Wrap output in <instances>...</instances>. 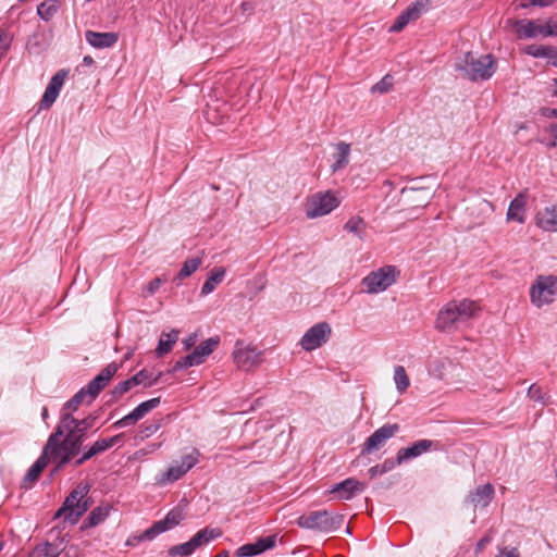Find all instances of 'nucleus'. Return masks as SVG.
I'll use <instances>...</instances> for the list:
<instances>
[{"instance_id":"1","label":"nucleus","mask_w":557,"mask_h":557,"mask_svg":"<svg viewBox=\"0 0 557 557\" xmlns=\"http://www.w3.org/2000/svg\"><path fill=\"white\" fill-rule=\"evenodd\" d=\"M86 438V433L71 424L62 431V435L55 437L54 432L50 434L46 445L47 451L52 453V460L57 463L55 471L62 469L82 451Z\"/></svg>"},{"instance_id":"2","label":"nucleus","mask_w":557,"mask_h":557,"mask_svg":"<svg viewBox=\"0 0 557 557\" xmlns=\"http://www.w3.org/2000/svg\"><path fill=\"white\" fill-rule=\"evenodd\" d=\"M478 311L479 307L472 300L450 301L440 310L436 319V329L440 331L456 329L459 324L473 318Z\"/></svg>"},{"instance_id":"3","label":"nucleus","mask_w":557,"mask_h":557,"mask_svg":"<svg viewBox=\"0 0 557 557\" xmlns=\"http://www.w3.org/2000/svg\"><path fill=\"white\" fill-rule=\"evenodd\" d=\"M455 69L473 82L486 81L495 72V61L491 54L466 52L455 63Z\"/></svg>"},{"instance_id":"4","label":"nucleus","mask_w":557,"mask_h":557,"mask_svg":"<svg viewBox=\"0 0 557 557\" xmlns=\"http://www.w3.org/2000/svg\"><path fill=\"white\" fill-rule=\"evenodd\" d=\"M344 520L345 517L343 515L327 510H314L298 517L296 523L302 529L322 533H332L342 528Z\"/></svg>"},{"instance_id":"5","label":"nucleus","mask_w":557,"mask_h":557,"mask_svg":"<svg viewBox=\"0 0 557 557\" xmlns=\"http://www.w3.org/2000/svg\"><path fill=\"white\" fill-rule=\"evenodd\" d=\"M339 199L331 191H318L307 198L305 212L308 219H315L331 213L339 206Z\"/></svg>"},{"instance_id":"6","label":"nucleus","mask_w":557,"mask_h":557,"mask_svg":"<svg viewBox=\"0 0 557 557\" xmlns=\"http://www.w3.org/2000/svg\"><path fill=\"white\" fill-rule=\"evenodd\" d=\"M557 295V276L539 275L530 288L531 302L541 308L554 301Z\"/></svg>"},{"instance_id":"7","label":"nucleus","mask_w":557,"mask_h":557,"mask_svg":"<svg viewBox=\"0 0 557 557\" xmlns=\"http://www.w3.org/2000/svg\"><path fill=\"white\" fill-rule=\"evenodd\" d=\"M396 281V269L392 265H385L376 271H372L362 280V286L369 294L384 292Z\"/></svg>"},{"instance_id":"8","label":"nucleus","mask_w":557,"mask_h":557,"mask_svg":"<svg viewBox=\"0 0 557 557\" xmlns=\"http://www.w3.org/2000/svg\"><path fill=\"white\" fill-rule=\"evenodd\" d=\"M233 359L236 366L245 371H249L263 361L262 351L257 350L253 346H246L243 342L236 343Z\"/></svg>"},{"instance_id":"9","label":"nucleus","mask_w":557,"mask_h":557,"mask_svg":"<svg viewBox=\"0 0 557 557\" xmlns=\"http://www.w3.org/2000/svg\"><path fill=\"white\" fill-rule=\"evenodd\" d=\"M184 519V512L180 508H174L168 512L164 519L154 522L149 529L140 534L138 540H148L151 541L159 534L171 530L172 528L180 524V522Z\"/></svg>"},{"instance_id":"10","label":"nucleus","mask_w":557,"mask_h":557,"mask_svg":"<svg viewBox=\"0 0 557 557\" xmlns=\"http://www.w3.org/2000/svg\"><path fill=\"white\" fill-rule=\"evenodd\" d=\"M398 431H399V425L397 423L384 424L383 426L379 428L374 433H372L367 438V441L363 444L361 453L364 455V454H371L375 450H379Z\"/></svg>"},{"instance_id":"11","label":"nucleus","mask_w":557,"mask_h":557,"mask_svg":"<svg viewBox=\"0 0 557 557\" xmlns=\"http://www.w3.org/2000/svg\"><path fill=\"white\" fill-rule=\"evenodd\" d=\"M513 26L519 39L552 36V30L548 27V20L544 24H541L539 21L518 20L513 23Z\"/></svg>"},{"instance_id":"12","label":"nucleus","mask_w":557,"mask_h":557,"mask_svg":"<svg viewBox=\"0 0 557 557\" xmlns=\"http://www.w3.org/2000/svg\"><path fill=\"white\" fill-rule=\"evenodd\" d=\"M90 491L89 484H78L65 498L63 506L57 511L55 517H61L65 515V520H70L72 522V518L77 515L78 506L85 496L88 495Z\"/></svg>"},{"instance_id":"13","label":"nucleus","mask_w":557,"mask_h":557,"mask_svg":"<svg viewBox=\"0 0 557 557\" xmlns=\"http://www.w3.org/2000/svg\"><path fill=\"white\" fill-rule=\"evenodd\" d=\"M330 334L331 327L327 323H318L305 333L300 341V345L305 350L311 351L324 344Z\"/></svg>"},{"instance_id":"14","label":"nucleus","mask_w":557,"mask_h":557,"mask_svg":"<svg viewBox=\"0 0 557 557\" xmlns=\"http://www.w3.org/2000/svg\"><path fill=\"white\" fill-rule=\"evenodd\" d=\"M119 370V364L115 362L109 363L106 368H103L98 375H96L85 387L86 392H88V400L90 404L100 392L109 384L111 379Z\"/></svg>"},{"instance_id":"15","label":"nucleus","mask_w":557,"mask_h":557,"mask_svg":"<svg viewBox=\"0 0 557 557\" xmlns=\"http://www.w3.org/2000/svg\"><path fill=\"white\" fill-rule=\"evenodd\" d=\"M160 405V398H151L139 404L134 410H132L128 414L124 416L116 422L112 424V428L120 429L126 428L129 425L136 424L140 419H143L147 413L157 408Z\"/></svg>"},{"instance_id":"16","label":"nucleus","mask_w":557,"mask_h":557,"mask_svg":"<svg viewBox=\"0 0 557 557\" xmlns=\"http://www.w3.org/2000/svg\"><path fill=\"white\" fill-rule=\"evenodd\" d=\"M160 405V398H151L139 404L134 410H132L128 414L124 416L116 422L112 424V428L120 429L126 428L129 425L136 424L140 419H143L147 413L157 408Z\"/></svg>"},{"instance_id":"17","label":"nucleus","mask_w":557,"mask_h":557,"mask_svg":"<svg viewBox=\"0 0 557 557\" xmlns=\"http://www.w3.org/2000/svg\"><path fill=\"white\" fill-rule=\"evenodd\" d=\"M277 544V535L260 537L255 543L244 544L235 552L237 557H253L267 550L273 549Z\"/></svg>"},{"instance_id":"18","label":"nucleus","mask_w":557,"mask_h":557,"mask_svg":"<svg viewBox=\"0 0 557 557\" xmlns=\"http://www.w3.org/2000/svg\"><path fill=\"white\" fill-rule=\"evenodd\" d=\"M66 76L67 71L60 70L51 77L39 103L41 110L49 109L54 103L64 85Z\"/></svg>"},{"instance_id":"19","label":"nucleus","mask_w":557,"mask_h":557,"mask_svg":"<svg viewBox=\"0 0 557 557\" xmlns=\"http://www.w3.org/2000/svg\"><path fill=\"white\" fill-rule=\"evenodd\" d=\"M366 484L354 479L348 478L337 484H335L330 493L336 494L338 499H351L357 493L363 492Z\"/></svg>"},{"instance_id":"20","label":"nucleus","mask_w":557,"mask_h":557,"mask_svg":"<svg viewBox=\"0 0 557 557\" xmlns=\"http://www.w3.org/2000/svg\"><path fill=\"white\" fill-rule=\"evenodd\" d=\"M431 199V191L429 188H403L401 201L414 208L425 207Z\"/></svg>"},{"instance_id":"21","label":"nucleus","mask_w":557,"mask_h":557,"mask_svg":"<svg viewBox=\"0 0 557 557\" xmlns=\"http://www.w3.org/2000/svg\"><path fill=\"white\" fill-rule=\"evenodd\" d=\"M95 418L89 416L85 419L78 420L72 416L71 412H61L60 421L54 430V436L62 435V431L73 425L74 429H81L83 433L87 434V430L94 425Z\"/></svg>"},{"instance_id":"22","label":"nucleus","mask_w":557,"mask_h":557,"mask_svg":"<svg viewBox=\"0 0 557 557\" xmlns=\"http://www.w3.org/2000/svg\"><path fill=\"white\" fill-rule=\"evenodd\" d=\"M150 379V373L147 370H140L132 377L120 382L111 392L112 397L114 400L122 397L125 393L131 391L133 387L140 385V384H147L146 382Z\"/></svg>"},{"instance_id":"23","label":"nucleus","mask_w":557,"mask_h":557,"mask_svg":"<svg viewBox=\"0 0 557 557\" xmlns=\"http://www.w3.org/2000/svg\"><path fill=\"white\" fill-rule=\"evenodd\" d=\"M85 38L87 42L97 49H104L114 46L117 42L119 36L116 33H98L94 30H86Z\"/></svg>"},{"instance_id":"24","label":"nucleus","mask_w":557,"mask_h":557,"mask_svg":"<svg viewBox=\"0 0 557 557\" xmlns=\"http://www.w3.org/2000/svg\"><path fill=\"white\" fill-rule=\"evenodd\" d=\"M433 446V441L431 440H420L413 443L411 446L406 448H400L398 450V461L404 462L408 459L419 457L423 453H426Z\"/></svg>"},{"instance_id":"25","label":"nucleus","mask_w":557,"mask_h":557,"mask_svg":"<svg viewBox=\"0 0 557 557\" xmlns=\"http://www.w3.org/2000/svg\"><path fill=\"white\" fill-rule=\"evenodd\" d=\"M536 224L543 231L557 232V208L546 207L536 214Z\"/></svg>"},{"instance_id":"26","label":"nucleus","mask_w":557,"mask_h":557,"mask_svg":"<svg viewBox=\"0 0 557 557\" xmlns=\"http://www.w3.org/2000/svg\"><path fill=\"white\" fill-rule=\"evenodd\" d=\"M527 193L521 191L517 195V197L510 202L507 219L511 221H517L519 223L524 222V211L527 205Z\"/></svg>"},{"instance_id":"27","label":"nucleus","mask_w":557,"mask_h":557,"mask_svg":"<svg viewBox=\"0 0 557 557\" xmlns=\"http://www.w3.org/2000/svg\"><path fill=\"white\" fill-rule=\"evenodd\" d=\"M50 459H52V453L47 451V445H45L40 457L28 469V471L24 478V483H34L35 481H37L39 475L41 474L42 470L47 467L48 461Z\"/></svg>"},{"instance_id":"28","label":"nucleus","mask_w":557,"mask_h":557,"mask_svg":"<svg viewBox=\"0 0 557 557\" xmlns=\"http://www.w3.org/2000/svg\"><path fill=\"white\" fill-rule=\"evenodd\" d=\"M494 487L492 484L486 483L479 486L470 496L469 502L474 507H487L494 496Z\"/></svg>"},{"instance_id":"29","label":"nucleus","mask_w":557,"mask_h":557,"mask_svg":"<svg viewBox=\"0 0 557 557\" xmlns=\"http://www.w3.org/2000/svg\"><path fill=\"white\" fill-rule=\"evenodd\" d=\"M111 507L109 505L98 506L94 508L87 519L83 522L82 529L94 528L103 522L110 513Z\"/></svg>"},{"instance_id":"30","label":"nucleus","mask_w":557,"mask_h":557,"mask_svg":"<svg viewBox=\"0 0 557 557\" xmlns=\"http://www.w3.org/2000/svg\"><path fill=\"white\" fill-rule=\"evenodd\" d=\"M178 330H172L169 333L162 332L158 346L156 348V354L158 357H162L172 350L173 345L178 339Z\"/></svg>"},{"instance_id":"31","label":"nucleus","mask_w":557,"mask_h":557,"mask_svg":"<svg viewBox=\"0 0 557 557\" xmlns=\"http://www.w3.org/2000/svg\"><path fill=\"white\" fill-rule=\"evenodd\" d=\"M336 153L334 154L335 162L332 164V171L337 172L344 169L349 162L350 145L341 141L336 145Z\"/></svg>"},{"instance_id":"32","label":"nucleus","mask_w":557,"mask_h":557,"mask_svg":"<svg viewBox=\"0 0 557 557\" xmlns=\"http://www.w3.org/2000/svg\"><path fill=\"white\" fill-rule=\"evenodd\" d=\"M222 535V532L220 529H212V528H205L200 531H198L191 539V543L194 544L195 548L208 544L210 541L218 539Z\"/></svg>"},{"instance_id":"33","label":"nucleus","mask_w":557,"mask_h":557,"mask_svg":"<svg viewBox=\"0 0 557 557\" xmlns=\"http://www.w3.org/2000/svg\"><path fill=\"white\" fill-rule=\"evenodd\" d=\"M224 275L225 270L223 268L213 269L201 287V295L206 296L212 293L216 285L223 281Z\"/></svg>"},{"instance_id":"34","label":"nucleus","mask_w":557,"mask_h":557,"mask_svg":"<svg viewBox=\"0 0 557 557\" xmlns=\"http://www.w3.org/2000/svg\"><path fill=\"white\" fill-rule=\"evenodd\" d=\"M367 222L359 215L351 216L344 225V230L357 236L360 240L364 238Z\"/></svg>"},{"instance_id":"35","label":"nucleus","mask_w":557,"mask_h":557,"mask_svg":"<svg viewBox=\"0 0 557 557\" xmlns=\"http://www.w3.org/2000/svg\"><path fill=\"white\" fill-rule=\"evenodd\" d=\"M430 7L429 0H417L412 2L405 11L408 21L413 22L417 21L423 12H425Z\"/></svg>"},{"instance_id":"36","label":"nucleus","mask_w":557,"mask_h":557,"mask_svg":"<svg viewBox=\"0 0 557 557\" xmlns=\"http://www.w3.org/2000/svg\"><path fill=\"white\" fill-rule=\"evenodd\" d=\"M205 362V359L201 358L196 350H194L193 352H190L189 355L181 358L180 360H177L175 362V364L173 366L171 372H176L178 370H182V369H187V368H190V367H194V366H199L201 363Z\"/></svg>"},{"instance_id":"37","label":"nucleus","mask_w":557,"mask_h":557,"mask_svg":"<svg viewBox=\"0 0 557 557\" xmlns=\"http://www.w3.org/2000/svg\"><path fill=\"white\" fill-rule=\"evenodd\" d=\"M527 396L535 401V403H539L541 404L542 406H547L549 404V395L547 393H545L542 388V386H540L539 384L536 383H533L529 388H528V392H527Z\"/></svg>"},{"instance_id":"38","label":"nucleus","mask_w":557,"mask_h":557,"mask_svg":"<svg viewBox=\"0 0 557 557\" xmlns=\"http://www.w3.org/2000/svg\"><path fill=\"white\" fill-rule=\"evenodd\" d=\"M201 263H202L201 257H194V258L187 259L183 263V267L177 274V278L184 280V278L190 276L201 265Z\"/></svg>"},{"instance_id":"39","label":"nucleus","mask_w":557,"mask_h":557,"mask_svg":"<svg viewBox=\"0 0 557 557\" xmlns=\"http://www.w3.org/2000/svg\"><path fill=\"white\" fill-rule=\"evenodd\" d=\"M449 366H451V362L448 359H434L430 364V373L436 379H444L446 375V370Z\"/></svg>"},{"instance_id":"40","label":"nucleus","mask_w":557,"mask_h":557,"mask_svg":"<svg viewBox=\"0 0 557 557\" xmlns=\"http://www.w3.org/2000/svg\"><path fill=\"white\" fill-rule=\"evenodd\" d=\"M123 434H117L109 438H100L97 440L92 445L97 454H102L113 447L114 445L119 444L123 440Z\"/></svg>"},{"instance_id":"41","label":"nucleus","mask_w":557,"mask_h":557,"mask_svg":"<svg viewBox=\"0 0 557 557\" xmlns=\"http://www.w3.org/2000/svg\"><path fill=\"white\" fill-rule=\"evenodd\" d=\"M64 547L63 539H61L55 543L47 542L44 546L38 547L37 552L45 557H58Z\"/></svg>"},{"instance_id":"42","label":"nucleus","mask_w":557,"mask_h":557,"mask_svg":"<svg viewBox=\"0 0 557 557\" xmlns=\"http://www.w3.org/2000/svg\"><path fill=\"white\" fill-rule=\"evenodd\" d=\"M86 398L88 399V392H86V388L83 387L70 400L65 403L61 412L76 411L79 405L83 404Z\"/></svg>"},{"instance_id":"43","label":"nucleus","mask_w":557,"mask_h":557,"mask_svg":"<svg viewBox=\"0 0 557 557\" xmlns=\"http://www.w3.org/2000/svg\"><path fill=\"white\" fill-rule=\"evenodd\" d=\"M394 381L399 393H404L410 385V380L403 366H397L394 369Z\"/></svg>"},{"instance_id":"44","label":"nucleus","mask_w":557,"mask_h":557,"mask_svg":"<svg viewBox=\"0 0 557 557\" xmlns=\"http://www.w3.org/2000/svg\"><path fill=\"white\" fill-rule=\"evenodd\" d=\"M524 52L528 55L534 57V58H548L549 53L553 52L552 46H544V45H529L524 48Z\"/></svg>"},{"instance_id":"45","label":"nucleus","mask_w":557,"mask_h":557,"mask_svg":"<svg viewBox=\"0 0 557 557\" xmlns=\"http://www.w3.org/2000/svg\"><path fill=\"white\" fill-rule=\"evenodd\" d=\"M219 338L211 337L202 342L199 346H197L194 350L206 360V358L218 347Z\"/></svg>"},{"instance_id":"46","label":"nucleus","mask_w":557,"mask_h":557,"mask_svg":"<svg viewBox=\"0 0 557 557\" xmlns=\"http://www.w3.org/2000/svg\"><path fill=\"white\" fill-rule=\"evenodd\" d=\"M187 471L180 465L171 466L162 475V482H175L180 480Z\"/></svg>"},{"instance_id":"47","label":"nucleus","mask_w":557,"mask_h":557,"mask_svg":"<svg viewBox=\"0 0 557 557\" xmlns=\"http://www.w3.org/2000/svg\"><path fill=\"white\" fill-rule=\"evenodd\" d=\"M196 550L194 544L189 540L186 543L174 545L169 548L168 554L170 556H190Z\"/></svg>"},{"instance_id":"48","label":"nucleus","mask_w":557,"mask_h":557,"mask_svg":"<svg viewBox=\"0 0 557 557\" xmlns=\"http://www.w3.org/2000/svg\"><path fill=\"white\" fill-rule=\"evenodd\" d=\"M161 422H162V419H159V420H152V421H148L146 422L139 430L138 432V437L140 440H145V438H148L149 436H151L152 434H154L156 432H158V430L161 428Z\"/></svg>"},{"instance_id":"49","label":"nucleus","mask_w":557,"mask_h":557,"mask_svg":"<svg viewBox=\"0 0 557 557\" xmlns=\"http://www.w3.org/2000/svg\"><path fill=\"white\" fill-rule=\"evenodd\" d=\"M57 2H41L37 8L38 15L45 21H49L57 13Z\"/></svg>"},{"instance_id":"50","label":"nucleus","mask_w":557,"mask_h":557,"mask_svg":"<svg viewBox=\"0 0 557 557\" xmlns=\"http://www.w3.org/2000/svg\"><path fill=\"white\" fill-rule=\"evenodd\" d=\"M13 36L11 33H9L5 29L0 28V59L5 55L8 52L11 42H12Z\"/></svg>"},{"instance_id":"51","label":"nucleus","mask_w":557,"mask_h":557,"mask_svg":"<svg viewBox=\"0 0 557 557\" xmlns=\"http://www.w3.org/2000/svg\"><path fill=\"white\" fill-rule=\"evenodd\" d=\"M393 87V77L391 75H385L379 83L373 85L372 91L384 94L392 89Z\"/></svg>"},{"instance_id":"52","label":"nucleus","mask_w":557,"mask_h":557,"mask_svg":"<svg viewBox=\"0 0 557 557\" xmlns=\"http://www.w3.org/2000/svg\"><path fill=\"white\" fill-rule=\"evenodd\" d=\"M199 453L193 450L190 454L183 456L181 465L186 471H189L198 462Z\"/></svg>"},{"instance_id":"53","label":"nucleus","mask_w":557,"mask_h":557,"mask_svg":"<svg viewBox=\"0 0 557 557\" xmlns=\"http://www.w3.org/2000/svg\"><path fill=\"white\" fill-rule=\"evenodd\" d=\"M97 451L94 448V445L86 446L85 450L83 451L82 456L74 460V466L79 467L83 463H85L87 460L91 459L92 457L97 456Z\"/></svg>"},{"instance_id":"54","label":"nucleus","mask_w":557,"mask_h":557,"mask_svg":"<svg viewBox=\"0 0 557 557\" xmlns=\"http://www.w3.org/2000/svg\"><path fill=\"white\" fill-rule=\"evenodd\" d=\"M97 451L94 448V445L86 446L85 450L83 451L82 456L74 460V466L79 467L83 463H85L87 460L91 459L92 457L97 456Z\"/></svg>"},{"instance_id":"55","label":"nucleus","mask_w":557,"mask_h":557,"mask_svg":"<svg viewBox=\"0 0 557 557\" xmlns=\"http://www.w3.org/2000/svg\"><path fill=\"white\" fill-rule=\"evenodd\" d=\"M409 23L410 21H408L406 14L401 12L394 22V24L389 27V32L398 33L403 30Z\"/></svg>"},{"instance_id":"56","label":"nucleus","mask_w":557,"mask_h":557,"mask_svg":"<svg viewBox=\"0 0 557 557\" xmlns=\"http://www.w3.org/2000/svg\"><path fill=\"white\" fill-rule=\"evenodd\" d=\"M91 505H92V500L89 497L85 496L84 498H82L79 506H78L77 515H75L72 518V523H75L88 510V508Z\"/></svg>"},{"instance_id":"57","label":"nucleus","mask_w":557,"mask_h":557,"mask_svg":"<svg viewBox=\"0 0 557 557\" xmlns=\"http://www.w3.org/2000/svg\"><path fill=\"white\" fill-rule=\"evenodd\" d=\"M401 462L398 461V457L396 459L388 458L383 463H381V472H388L393 470L397 465H400Z\"/></svg>"},{"instance_id":"58","label":"nucleus","mask_w":557,"mask_h":557,"mask_svg":"<svg viewBox=\"0 0 557 557\" xmlns=\"http://www.w3.org/2000/svg\"><path fill=\"white\" fill-rule=\"evenodd\" d=\"M496 557H520L517 548H503Z\"/></svg>"},{"instance_id":"59","label":"nucleus","mask_w":557,"mask_h":557,"mask_svg":"<svg viewBox=\"0 0 557 557\" xmlns=\"http://www.w3.org/2000/svg\"><path fill=\"white\" fill-rule=\"evenodd\" d=\"M196 339H197V335L196 334H191L188 337H186L185 339H183L182 343L184 345V348L186 350L190 349L195 345Z\"/></svg>"},{"instance_id":"60","label":"nucleus","mask_w":557,"mask_h":557,"mask_svg":"<svg viewBox=\"0 0 557 557\" xmlns=\"http://www.w3.org/2000/svg\"><path fill=\"white\" fill-rule=\"evenodd\" d=\"M160 285H161V280L160 278L152 280L148 284V288H147L148 293L149 294H154L159 289Z\"/></svg>"},{"instance_id":"61","label":"nucleus","mask_w":557,"mask_h":557,"mask_svg":"<svg viewBox=\"0 0 557 557\" xmlns=\"http://www.w3.org/2000/svg\"><path fill=\"white\" fill-rule=\"evenodd\" d=\"M548 62L557 67V49L553 47V52L549 53V57L547 58Z\"/></svg>"},{"instance_id":"62","label":"nucleus","mask_w":557,"mask_h":557,"mask_svg":"<svg viewBox=\"0 0 557 557\" xmlns=\"http://www.w3.org/2000/svg\"><path fill=\"white\" fill-rule=\"evenodd\" d=\"M518 1H519L518 7L522 8V9H527L532 5L535 7V0H518Z\"/></svg>"},{"instance_id":"63","label":"nucleus","mask_w":557,"mask_h":557,"mask_svg":"<svg viewBox=\"0 0 557 557\" xmlns=\"http://www.w3.org/2000/svg\"><path fill=\"white\" fill-rule=\"evenodd\" d=\"M369 473L371 478H375L377 474H383L384 472H381V465H376L369 469Z\"/></svg>"},{"instance_id":"64","label":"nucleus","mask_w":557,"mask_h":557,"mask_svg":"<svg viewBox=\"0 0 557 557\" xmlns=\"http://www.w3.org/2000/svg\"><path fill=\"white\" fill-rule=\"evenodd\" d=\"M548 27L552 30V36H557V21L548 20Z\"/></svg>"}]
</instances>
